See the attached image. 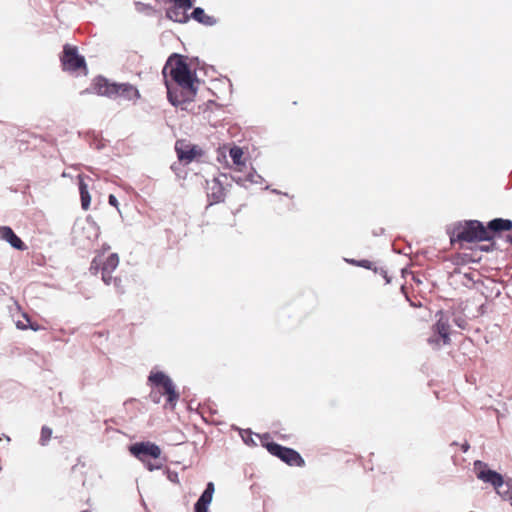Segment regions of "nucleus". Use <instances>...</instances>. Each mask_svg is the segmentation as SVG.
Here are the masks:
<instances>
[{
	"label": "nucleus",
	"instance_id": "obj_25",
	"mask_svg": "<svg viewBox=\"0 0 512 512\" xmlns=\"http://www.w3.org/2000/svg\"><path fill=\"white\" fill-rule=\"evenodd\" d=\"M108 202L111 206H114L117 209L119 208L118 200L113 194L109 195Z\"/></svg>",
	"mask_w": 512,
	"mask_h": 512
},
{
	"label": "nucleus",
	"instance_id": "obj_24",
	"mask_svg": "<svg viewBox=\"0 0 512 512\" xmlns=\"http://www.w3.org/2000/svg\"><path fill=\"white\" fill-rule=\"evenodd\" d=\"M23 318H24V320H26L27 323H29L28 328L32 329L33 331H39L42 329V327L38 323L31 322L28 314L23 313Z\"/></svg>",
	"mask_w": 512,
	"mask_h": 512
},
{
	"label": "nucleus",
	"instance_id": "obj_11",
	"mask_svg": "<svg viewBox=\"0 0 512 512\" xmlns=\"http://www.w3.org/2000/svg\"><path fill=\"white\" fill-rule=\"evenodd\" d=\"M206 190L211 205L224 201L226 189L219 178H213L207 181Z\"/></svg>",
	"mask_w": 512,
	"mask_h": 512
},
{
	"label": "nucleus",
	"instance_id": "obj_12",
	"mask_svg": "<svg viewBox=\"0 0 512 512\" xmlns=\"http://www.w3.org/2000/svg\"><path fill=\"white\" fill-rule=\"evenodd\" d=\"M437 316L438 320L433 325L432 330L434 334H437L441 337L442 343L444 345H449L451 342L449 319L444 315L442 311L438 312Z\"/></svg>",
	"mask_w": 512,
	"mask_h": 512
},
{
	"label": "nucleus",
	"instance_id": "obj_29",
	"mask_svg": "<svg viewBox=\"0 0 512 512\" xmlns=\"http://www.w3.org/2000/svg\"><path fill=\"white\" fill-rule=\"evenodd\" d=\"M359 265L362 266V267H365V268H370L371 262L368 261V260H362V261L359 262Z\"/></svg>",
	"mask_w": 512,
	"mask_h": 512
},
{
	"label": "nucleus",
	"instance_id": "obj_13",
	"mask_svg": "<svg viewBox=\"0 0 512 512\" xmlns=\"http://www.w3.org/2000/svg\"><path fill=\"white\" fill-rule=\"evenodd\" d=\"M474 472L480 480H503L501 474L488 468V465L482 461L474 462Z\"/></svg>",
	"mask_w": 512,
	"mask_h": 512
},
{
	"label": "nucleus",
	"instance_id": "obj_10",
	"mask_svg": "<svg viewBox=\"0 0 512 512\" xmlns=\"http://www.w3.org/2000/svg\"><path fill=\"white\" fill-rule=\"evenodd\" d=\"M192 6V0H173L166 10V16L172 21L186 23L189 20L187 12Z\"/></svg>",
	"mask_w": 512,
	"mask_h": 512
},
{
	"label": "nucleus",
	"instance_id": "obj_19",
	"mask_svg": "<svg viewBox=\"0 0 512 512\" xmlns=\"http://www.w3.org/2000/svg\"><path fill=\"white\" fill-rule=\"evenodd\" d=\"M191 17L195 21L205 26H213L217 22V20L213 16L207 15L205 11L200 7H197L193 10Z\"/></svg>",
	"mask_w": 512,
	"mask_h": 512
},
{
	"label": "nucleus",
	"instance_id": "obj_23",
	"mask_svg": "<svg viewBox=\"0 0 512 512\" xmlns=\"http://www.w3.org/2000/svg\"><path fill=\"white\" fill-rule=\"evenodd\" d=\"M428 343L434 348L439 349L442 345V339L439 335L434 334L432 337L428 338Z\"/></svg>",
	"mask_w": 512,
	"mask_h": 512
},
{
	"label": "nucleus",
	"instance_id": "obj_6",
	"mask_svg": "<svg viewBox=\"0 0 512 512\" xmlns=\"http://www.w3.org/2000/svg\"><path fill=\"white\" fill-rule=\"evenodd\" d=\"M129 452L140 460L150 470H159L163 467L164 458L161 448L153 442H137L129 446Z\"/></svg>",
	"mask_w": 512,
	"mask_h": 512
},
{
	"label": "nucleus",
	"instance_id": "obj_22",
	"mask_svg": "<svg viewBox=\"0 0 512 512\" xmlns=\"http://www.w3.org/2000/svg\"><path fill=\"white\" fill-rule=\"evenodd\" d=\"M52 437V429L48 426H43L42 429H41V435H40V444L42 446H45L48 444V442L50 441Z\"/></svg>",
	"mask_w": 512,
	"mask_h": 512
},
{
	"label": "nucleus",
	"instance_id": "obj_16",
	"mask_svg": "<svg viewBox=\"0 0 512 512\" xmlns=\"http://www.w3.org/2000/svg\"><path fill=\"white\" fill-rule=\"evenodd\" d=\"M485 229L489 231L488 236L491 241L494 238L495 233L512 230V221L509 219L496 218L488 222Z\"/></svg>",
	"mask_w": 512,
	"mask_h": 512
},
{
	"label": "nucleus",
	"instance_id": "obj_34",
	"mask_svg": "<svg viewBox=\"0 0 512 512\" xmlns=\"http://www.w3.org/2000/svg\"><path fill=\"white\" fill-rule=\"evenodd\" d=\"M82 512H90V511H88V510H84V511H82Z\"/></svg>",
	"mask_w": 512,
	"mask_h": 512
},
{
	"label": "nucleus",
	"instance_id": "obj_14",
	"mask_svg": "<svg viewBox=\"0 0 512 512\" xmlns=\"http://www.w3.org/2000/svg\"><path fill=\"white\" fill-rule=\"evenodd\" d=\"M214 491V483L208 482L206 489L194 505V512H208V506L212 501Z\"/></svg>",
	"mask_w": 512,
	"mask_h": 512
},
{
	"label": "nucleus",
	"instance_id": "obj_2",
	"mask_svg": "<svg viewBox=\"0 0 512 512\" xmlns=\"http://www.w3.org/2000/svg\"><path fill=\"white\" fill-rule=\"evenodd\" d=\"M488 232L483 223L478 220L460 221L447 229L451 245L459 244L460 247L464 243L490 241Z\"/></svg>",
	"mask_w": 512,
	"mask_h": 512
},
{
	"label": "nucleus",
	"instance_id": "obj_33",
	"mask_svg": "<svg viewBox=\"0 0 512 512\" xmlns=\"http://www.w3.org/2000/svg\"><path fill=\"white\" fill-rule=\"evenodd\" d=\"M506 242H508L509 244H511V245H512V233H510V234H508V235L506 236Z\"/></svg>",
	"mask_w": 512,
	"mask_h": 512
},
{
	"label": "nucleus",
	"instance_id": "obj_1",
	"mask_svg": "<svg viewBox=\"0 0 512 512\" xmlns=\"http://www.w3.org/2000/svg\"><path fill=\"white\" fill-rule=\"evenodd\" d=\"M163 76L168 99L173 105L178 106L193 100L198 80L183 56H170L163 68Z\"/></svg>",
	"mask_w": 512,
	"mask_h": 512
},
{
	"label": "nucleus",
	"instance_id": "obj_32",
	"mask_svg": "<svg viewBox=\"0 0 512 512\" xmlns=\"http://www.w3.org/2000/svg\"><path fill=\"white\" fill-rule=\"evenodd\" d=\"M168 480H169V481L177 480V475H176V474L172 475V474L170 473V471L168 470Z\"/></svg>",
	"mask_w": 512,
	"mask_h": 512
},
{
	"label": "nucleus",
	"instance_id": "obj_30",
	"mask_svg": "<svg viewBox=\"0 0 512 512\" xmlns=\"http://www.w3.org/2000/svg\"><path fill=\"white\" fill-rule=\"evenodd\" d=\"M155 1L157 2L158 5L163 6V5L171 4V2L173 0H155Z\"/></svg>",
	"mask_w": 512,
	"mask_h": 512
},
{
	"label": "nucleus",
	"instance_id": "obj_28",
	"mask_svg": "<svg viewBox=\"0 0 512 512\" xmlns=\"http://www.w3.org/2000/svg\"><path fill=\"white\" fill-rule=\"evenodd\" d=\"M380 274L385 279V283H387V284L390 283V278L388 277L387 271H385L384 269L381 268Z\"/></svg>",
	"mask_w": 512,
	"mask_h": 512
},
{
	"label": "nucleus",
	"instance_id": "obj_3",
	"mask_svg": "<svg viewBox=\"0 0 512 512\" xmlns=\"http://www.w3.org/2000/svg\"><path fill=\"white\" fill-rule=\"evenodd\" d=\"M148 380L153 384V388L149 394L150 400L155 404H159L162 396H165L166 401L164 403V409L174 410L180 395L176 391L175 385L170 377L163 372H156L151 373Z\"/></svg>",
	"mask_w": 512,
	"mask_h": 512
},
{
	"label": "nucleus",
	"instance_id": "obj_8",
	"mask_svg": "<svg viewBox=\"0 0 512 512\" xmlns=\"http://www.w3.org/2000/svg\"><path fill=\"white\" fill-rule=\"evenodd\" d=\"M60 61L64 71L75 72L80 69H83L85 72L87 71L85 59L78 54L77 47L75 46L64 45Z\"/></svg>",
	"mask_w": 512,
	"mask_h": 512
},
{
	"label": "nucleus",
	"instance_id": "obj_18",
	"mask_svg": "<svg viewBox=\"0 0 512 512\" xmlns=\"http://www.w3.org/2000/svg\"><path fill=\"white\" fill-rule=\"evenodd\" d=\"M493 489L503 499L512 505V482H491Z\"/></svg>",
	"mask_w": 512,
	"mask_h": 512
},
{
	"label": "nucleus",
	"instance_id": "obj_15",
	"mask_svg": "<svg viewBox=\"0 0 512 512\" xmlns=\"http://www.w3.org/2000/svg\"><path fill=\"white\" fill-rule=\"evenodd\" d=\"M0 238L8 242L13 248L17 250L24 251L27 249V246L24 244V242L8 226L0 228Z\"/></svg>",
	"mask_w": 512,
	"mask_h": 512
},
{
	"label": "nucleus",
	"instance_id": "obj_26",
	"mask_svg": "<svg viewBox=\"0 0 512 512\" xmlns=\"http://www.w3.org/2000/svg\"><path fill=\"white\" fill-rule=\"evenodd\" d=\"M28 325H29V323H27L26 320L25 321H20L19 320V321L16 322V327L18 329H20V330L28 329Z\"/></svg>",
	"mask_w": 512,
	"mask_h": 512
},
{
	"label": "nucleus",
	"instance_id": "obj_9",
	"mask_svg": "<svg viewBox=\"0 0 512 512\" xmlns=\"http://www.w3.org/2000/svg\"><path fill=\"white\" fill-rule=\"evenodd\" d=\"M175 151L179 161L186 164L192 161L199 160L203 155L204 151L198 145L192 144L186 139H178L175 143Z\"/></svg>",
	"mask_w": 512,
	"mask_h": 512
},
{
	"label": "nucleus",
	"instance_id": "obj_17",
	"mask_svg": "<svg viewBox=\"0 0 512 512\" xmlns=\"http://www.w3.org/2000/svg\"><path fill=\"white\" fill-rule=\"evenodd\" d=\"M78 185H79V193L81 198V207L83 210H88L91 203V196L88 191V186L85 183V177L83 175H78Z\"/></svg>",
	"mask_w": 512,
	"mask_h": 512
},
{
	"label": "nucleus",
	"instance_id": "obj_4",
	"mask_svg": "<svg viewBox=\"0 0 512 512\" xmlns=\"http://www.w3.org/2000/svg\"><path fill=\"white\" fill-rule=\"evenodd\" d=\"M92 91L100 96L114 99L120 97L133 102H136L141 97L136 86L130 83L110 82L102 76H98L93 80Z\"/></svg>",
	"mask_w": 512,
	"mask_h": 512
},
{
	"label": "nucleus",
	"instance_id": "obj_20",
	"mask_svg": "<svg viewBox=\"0 0 512 512\" xmlns=\"http://www.w3.org/2000/svg\"><path fill=\"white\" fill-rule=\"evenodd\" d=\"M480 259H481V256H477L476 252L463 253V254H458L456 256V263L468 264L470 262L480 261Z\"/></svg>",
	"mask_w": 512,
	"mask_h": 512
},
{
	"label": "nucleus",
	"instance_id": "obj_27",
	"mask_svg": "<svg viewBox=\"0 0 512 512\" xmlns=\"http://www.w3.org/2000/svg\"><path fill=\"white\" fill-rule=\"evenodd\" d=\"M480 251H485V252H489L493 249V244L492 245H482V246H479L478 248Z\"/></svg>",
	"mask_w": 512,
	"mask_h": 512
},
{
	"label": "nucleus",
	"instance_id": "obj_31",
	"mask_svg": "<svg viewBox=\"0 0 512 512\" xmlns=\"http://www.w3.org/2000/svg\"><path fill=\"white\" fill-rule=\"evenodd\" d=\"M469 447L470 445L468 444V442H465L461 445V449L463 450V452H467Z\"/></svg>",
	"mask_w": 512,
	"mask_h": 512
},
{
	"label": "nucleus",
	"instance_id": "obj_21",
	"mask_svg": "<svg viewBox=\"0 0 512 512\" xmlns=\"http://www.w3.org/2000/svg\"><path fill=\"white\" fill-rule=\"evenodd\" d=\"M229 155L233 161V163L237 166L244 165L242 161L243 158V150L240 147L234 146L230 149Z\"/></svg>",
	"mask_w": 512,
	"mask_h": 512
},
{
	"label": "nucleus",
	"instance_id": "obj_7",
	"mask_svg": "<svg viewBox=\"0 0 512 512\" xmlns=\"http://www.w3.org/2000/svg\"><path fill=\"white\" fill-rule=\"evenodd\" d=\"M261 444L271 455L279 458L290 466L304 465V460L297 451L273 442L269 434H264L261 437Z\"/></svg>",
	"mask_w": 512,
	"mask_h": 512
},
{
	"label": "nucleus",
	"instance_id": "obj_5",
	"mask_svg": "<svg viewBox=\"0 0 512 512\" xmlns=\"http://www.w3.org/2000/svg\"><path fill=\"white\" fill-rule=\"evenodd\" d=\"M119 265V256L117 253L106 255L105 251L98 253L92 260L90 272L97 275L101 272V278L106 285H113L119 292H124L122 280L119 277H113L112 273Z\"/></svg>",
	"mask_w": 512,
	"mask_h": 512
}]
</instances>
